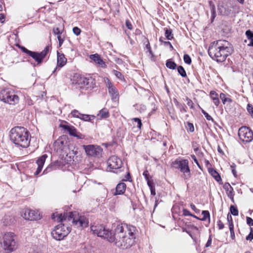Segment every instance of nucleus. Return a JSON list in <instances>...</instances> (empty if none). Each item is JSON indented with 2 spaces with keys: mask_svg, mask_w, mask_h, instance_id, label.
<instances>
[{
  "mask_svg": "<svg viewBox=\"0 0 253 253\" xmlns=\"http://www.w3.org/2000/svg\"><path fill=\"white\" fill-rule=\"evenodd\" d=\"M183 214L184 216H190L193 215V214H192L188 210L186 209H183Z\"/></svg>",
  "mask_w": 253,
  "mask_h": 253,
  "instance_id": "obj_47",
  "label": "nucleus"
},
{
  "mask_svg": "<svg viewBox=\"0 0 253 253\" xmlns=\"http://www.w3.org/2000/svg\"><path fill=\"white\" fill-rule=\"evenodd\" d=\"M209 3L211 7L212 17L214 18L215 16V6L214 5L213 2L211 0L209 2Z\"/></svg>",
  "mask_w": 253,
  "mask_h": 253,
  "instance_id": "obj_33",
  "label": "nucleus"
},
{
  "mask_svg": "<svg viewBox=\"0 0 253 253\" xmlns=\"http://www.w3.org/2000/svg\"><path fill=\"white\" fill-rule=\"evenodd\" d=\"M135 227L126 223L118 224L113 234L114 241L117 247L122 249L131 247L135 242Z\"/></svg>",
  "mask_w": 253,
  "mask_h": 253,
  "instance_id": "obj_1",
  "label": "nucleus"
},
{
  "mask_svg": "<svg viewBox=\"0 0 253 253\" xmlns=\"http://www.w3.org/2000/svg\"><path fill=\"white\" fill-rule=\"evenodd\" d=\"M108 167L112 171L115 172L114 170H117L121 168L123 163L122 160L116 156L110 157L107 161Z\"/></svg>",
  "mask_w": 253,
  "mask_h": 253,
  "instance_id": "obj_14",
  "label": "nucleus"
},
{
  "mask_svg": "<svg viewBox=\"0 0 253 253\" xmlns=\"http://www.w3.org/2000/svg\"><path fill=\"white\" fill-rule=\"evenodd\" d=\"M24 218L29 220H36L41 219L40 215L38 211L26 209L22 214Z\"/></svg>",
  "mask_w": 253,
  "mask_h": 253,
  "instance_id": "obj_16",
  "label": "nucleus"
},
{
  "mask_svg": "<svg viewBox=\"0 0 253 253\" xmlns=\"http://www.w3.org/2000/svg\"><path fill=\"white\" fill-rule=\"evenodd\" d=\"M61 126L65 130H67L71 136H75L77 132L76 128L72 126L62 125Z\"/></svg>",
  "mask_w": 253,
  "mask_h": 253,
  "instance_id": "obj_23",
  "label": "nucleus"
},
{
  "mask_svg": "<svg viewBox=\"0 0 253 253\" xmlns=\"http://www.w3.org/2000/svg\"><path fill=\"white\" fill-rule=\"evenodd\" d=\"M132 121H133L134 122H135L137 123L138 128L140 129L141 127V126H142V123H141V119L139 118H135L132 119Z\"/></svg>",
  "mask_w": 253,
  "mask_h": 253,
  "instance_id": "obj_41",
  "label": "nucleus"
},
{
  "mask_svg": "<svg viewBox=\"0 0 253 253\" xmlns=\"http://www.w3.org/2000/svg\"><path fill=\"white\" fill-rule=\"evenodd\" d=\"M202 214L203 215V217L202 218H200L201 220L205 221L207 218L210 220V214L208 211H203Z\"/></svg>",
  "mask_w": 253,
  "mask_h": 253,
  "instance_id": "obj_32",
  "label": "nucleus"
},
{
  "mask_svg": "<svg viewBox=\"0 0 253 253\" xmlns=\"http://www.w3.org/2000/svg\"><path fill=\"white\" fill-rule=\"evenodd\" d=\"M51 48V46L47 45L42 51L38 52L29 50L24 46L21 48L23 52L26 53L35 60L37 62V65H39L42 63L43 60L45 58Z\"/></svg>",
  "mask_w": 253,
  "mask_h": 253,
  "instance_id": "obj_5",
  "label": "nucleus"
},
{
  "mask_svg": "<svg viewBox=\"0 0 253 253\" xmlns=\"http://www.w3.org/2000/svg\"><path fill=\"white\" fill-rule=\"evenodd\" d=\"M29 253H43L42 251L38 248L35 249H33L31 250Z\"/></svg>",
  "mask_w": 253,
  "mask_h": 253,
  "instance_id": "obj_52",
  "label": "nucleus"
},
{
  "mask_svg": "<svg viewBox=\"0 0 253 253\" xmlns=\"http://www.w3.org/2000/svg\"><path fill=\"white\" fill-rule=\"evenodd\" d=\"M66 62L67 59L65 57L64 55L57 52V66L62 67L66 64Z\"/></svg>",
  "mask_w": 253,
  "mask_h": 253,
  "instance_id": "obj_22",
  "label": "nucleus"
},
{
  "mask_svg": "<svg viewBox=\"0 0 253 253\" xmlns=\"http://www.w3.org/2000/svg\"><path fill=\"white\" fill-rule=\"evenodd\" d=\"M211 236H210L206 244V247H209L210 246H211Z\"/></svg>",
  "mask_w": 253,
  "mask_h": 253,
  "instance_id": "obj_60",
  "label": "nucleus"
},
{
  "mask_svg": "<svg viewBox=\"0 0 253 253\" xmlns=\"http://www.w3.org/2000/svg\"><path fill=\"white\" fill-rule=\"evenodd\" d=\"M126 25L128 29L131 30L132 29V26L131 23L128 20H126Z\"/></svg>",
  "mask_w": 253,
  "mask_h": 253,
  "instance_id": "obj_54",
  "label": "nucleus"
},
{
  "mask_svg": "<svg viewBox=\"0 0 253 253\" xmlns=\"http://www.w3.org/2000/svg\"><path fill=\"white\" fill-rule=\"evenodd\" d=\"M51 218L57 222L72 220L73 224L78 228H84L86 227L88 225V220L86 217L79 215L76 211L64 213L63 214L53 213L51 215Z\"/></svg>",
  "mask_w": 253,
  "mask_h": 253,
  "instance_id": "obj_3",
  "label": "nucleus"
},
{
  "mask_svg": "<svg viewBox=\"0 0 253 253\" xmlns=\"http://www.w3.org/2000/svg\"><path fill=\"white\" fill-rule=\"evenodd\" d=\"M47 157V155L44 154L38 159V160L37 161L38 168L37 170L35 172V175H38L41 172Z\"/></svg>",
  "mask_w": 253,
  "mask_h": 253,
  "instance_id": "obj_17",
  "label": "nucleus"
},
{
  "mask_svg": "<svg viewBox=\"0 0 253 253\" xmlns=\"http://www.w3.org/2000/svg\"><path fill=\"white\" fill-rule=\"evenodd\" d=\"M191 208L197 213H199L200 210L198 209L193 204H190Z\"/></svg>",
  "mask_w": 253,
  "mask_h": 253,
  "instance_id": "obj_48",
  "label": "nucleus"
},
{
  "mask_svg": "<svg viewBox=\"0 0 253 253\" xmlns=\"http://www.w3.org/2000/svg\"><path fill=\"white\" fill-rule=\"evenodd\" d=\"M80 119L84 121H90L91 120L94 119L95 118L94 116H90L89 115L86 114H82L80 115Z\"/></svg>",
  "mask_w": 253,
  "mask_h": 253,
  "instance_id": "obj_29",
  "label": "nucleus"
},
{
  "mask_svg": "<svg viewBox=\"0 0 253 253\" xmlns=\"http://www.w3.org/2000/svg\"><path fill=\"white\" fill-rule=\"evenodd\" d=\"M126 189V184L123 182H120L117 184L116 187V192L115 195H122L124 193Z\"/></svg>",
  "mask_w": 253,
  "mask_h": 253,
  "instance_id": "obj_21",
  "label": "nucleus"
},
{
  "mask_svg": "<svg viewBox=\"0 0 253 253\" xmlns=\"http://www.w3.org/2000/svg\"><path fill=\"white\" fill-rule=\"evenodd\" d=\"M73 32L75 35H76V36H79L81 34V30L78 27H75L73 29Z\"/></svg>",
  "mask_w": 253,
  "mask_h": 253,
  "instance_id": "obj_44",
  "label": "nucleus"
},
{
  "mask_svg": "<svg viewBox=\"0 0 253 253\" xmlns=\"http://www.w3.org/2000/svg\"><path fill=\"white\" fill-rule=\"evenodd\" d=\"M210 95L214 105L216 106H218L220 101L218 97L217 93L215 91L212 90L210 92Z\"/></svg>",
  "mask_w": 253,
  "mask_h": 253,
  "instance_id": "obj_25",
  "label": "nucleus"
},
{
  "mask_svg": "<svg viewBox=\"0 0 253 253\" xmlns=\"http://www.w3.org/2000/svg\"><path fill=\"white\" fill-rule=\"evenodd\" d=\"M228 95H226L223 93H221L220 94V98L221 99L223 104H225L226 102L231 103L232 102V99L227 97Z\"/></svg>",
  "mask_w": 253,
  "mask_h": 253,
  "instance_id": "obj_28",
  "label": "nucleus"
},
{
  "mask_svg": "<svg viewBox=\"0 0 253 253\" xmlns=\"http://www.w3.org/2000/svg\"><path fill=\"white\" fill-rule=\"evenodd\" d=\"M74 137H76L79 139H84V135L81 133L80 132L77 131L76 134Z\"/></svg>",
  "mask_w": 253,
  "mask_h": 253,
  "instance_id": "obj_45",
  "label": "nucleus"
},
{
  "mask_svg": "<svg viewBox=\"0 0 253 253\" xmlns=\"http://www.w3.org/2000/svg\"><path fill=\"white\" fill-rule=\"evenodd\" d=\"M113 73L118 79H120L121 80L124 79V76H123V75H122V74L121 72H119V71H118L117 70H114L113 71Z\"/></svg>",
  "mask_w": 253,
  "mask_h": 253,
  "instance_id": "obj_38",
  "label": "nucleus"
},
{
  "mask_svg": "<svg viewBox=\"0 0 253 253\" xmlns=\"http://www.w3.org/2000/svg\"><path fill=\"white\" fill-rule=\"evenodd\" d=\"M223 188L226 190L228 197L232 201V202H234L233 188L228 183H226L224 185Z\"/></svg>",
  "mask_w": 253,
  "mask_h": 253,
  "instance_id": "obj_19",
  "label": "nucleus"
},
{
  "mask_svg": "<svg viewBox=\"0 0 253 253\" xmlns=\"http://www.w3.org/2000/svg\"><path fill=\"white\" fill-rule=\"evenodd\" d=\"M186 128L188 131H189L190 132H193L194 131V125L192 123H191L190 122H187Z\"/></svg>",
  "mask_w": 253,
  "mask_h": 253,
  "instance_id": "obj_36",
  "label": "nucleus"
},
{
  "mask_svg": "<svg viewBox=\"0 0 253 253\" xmlns=\"http://www.w3.org/2000/svg\"><path fill=\"white\" fill-rule=\"evenodd\" d=\"M104 82L108 88L109 94L111 96L112 99L114 101H118L119 98V94L117 89L108 78H105Z\"/></svg>",
  "mask_w": 253,
  "mask_h": 253,
  "instance_id": "obj_13",
  "label": "nucleus"
},
{
  "mask_svg": "<svg viewBox=\"0 0 253 253\" xmlns=\"http://www.w3.org/2000/svg\"><path fill=\"white\" fill-rule=\"evenodd\" d=\"M217 9L218 12L222 15H229L231 12V10L226 7L223 3L218 5Z\"/></svg>",
  "mask_w": 253,
  "mask_h": 253,
  "instance_id": "obj_20",
  "label": "nucleus"
},
{
  "mask_svg": "<svg viewBox=\"0 0 253 253\" xmlns=\"http://www.w3.org/2000/svg\"><path fill=\"white\" fill-rule=\"evenodd\" d=\"M57 39L59 41V45L61 46L64 42V40L61 38V35L57 36Z\"/></svg>",
  "mask_w": 253,
  "mask_h": 253,
  "instance_id": "obj_56",
  "label": "nucleus"
},
{
  "mask_svg": "<svg viewBox=\"0 0 253 253\" xmlns=\"http://www.w3.org/2000/svg\"><path fill=\"white\" fill-rule=\"evenodd\" d=\"M82 114L80 113L79 111L77 110H73L71 113V115L75 118H79L80 119V115H82Z\"/></svg>",
  "mask_w": 253,
  "mask_h": 253,
  "instance_id": "obj_40",
  "label": "nucleus"
},
{
  "mask_svg": "<svg viewBox=\"0 0 253 253\" xmlns=\"http://www.w3.org/2000/svg\"><path fill=\"white\" fill-rule=\"evenodd\" d=\"M86 155L93 157H99L103 151L102 148L96 145H88L83 146Z\"/></svg>",
  "mask_w": 253,
  "mask_h": 253,
  "instance_id": "obj_11",
  "label": "nucleus"
},
{
  "mask_svg": "<svg viewBox=\"0 0 253 253\" xmlns=\"http://www.w3.org/2000/svg\"><path fill=\"white\" fill-rule=\"evenodd\" d=\"M173 168L180 169L183 174V177L187 179L190 177V170L188 166V161L187 160H176L172 163Z\"/></svg>",
  "mask_w": 253,
  "mask_h": 253,
  "instance_id": "obj_10",
  "label": "nucleus"
},
{
  "mask_svg": "<svg viewBox=\"0 0 253 253\" xmlns=\"http://www.w3.org/2000/svg\"><path fill=\"white\" fill-rule=\"evenodd\" d=\"M229 227L231 235H232V234H234V231L233 223H231L230 224H229Z\"/></svg>",
  "mask_w": 253,
  "mask_h": 253,
  "instance_id": "obj_51",
  "label": "nucleus"
},
{
  "mask_svg": "<svg viewBox=\"0 0 253 253\" xmlns=\"http://www.w3.org/2000/svg\"><path fill=\"white\" fill-rule=\"evenodd\" d=\"M180 107V111H183L184 112H186V110H185V108L184 106H181V107Z\"/></svg>",
  "mask_w": 253,
  "mask_h": 253,
  "instance_id": "obj_64",
  "label": "nucleus"
},
{
  "mask_svg": "<svg viewBox=\"0 0 253 253\" xmlns=\"http://www.w3.org/2000/svg\"><path fill=\"white\" fill-rule=\"evenodd\" d=\"M89 58L101 67H106L105 63L98 54H91L90 55Z\"/></svg>",
  "mask_w": 253,
  "mask_h": 253,
  "instance_id": "obj_18",
  "label": "nucleus"
},
{
  "mask_svg": "<svg viewBox=\"0 0 253 253\" xmlns=\"http://www.w3.org/2000/svg\"><path fill=\"white\" fill-rule=\"evenodd\" d=\"M227 219L229 223V224H230L231 223H233L232 220V217L231 215L228 213L227 216Z\"/></svg>",
  "mask_w": 253,
  "mask_h": 253,
  "instance_id": "obj_57",
  "label": "nucleus"
},
{
  "mask_svg": "<svg viewBox=\"0 0 253 253\" xmlns=\"http://www.w3.org/2000/svg\"><path fill=\"white\" fill-rule=\"evenodd\" d=\"M230 211L232 214L235 216L238 215V210L237 208L234 206H231L230 208Z\"/></svg>",
  "mask_w": 253,
  "mask_h": 253,
  "instance_id": "obj_37",
  "label": "nucleus"
},
{
  "mask_svg": "<svg viewBox=\"0 0 253 253\" xmlns=\"http://www.w3.org/2000/svg\"><path fill=\"white\" fill-rule=\"evenodd\" d=\"M231 44L226 40H219L211 43L208 53L210 56L217 62H223L233 52Z\"/></svg>",
  "mask_w": 253,
  "mask_h": 253,
  "instance_id": "obj_2",
  "label": "nucleus"
},
{
  "mask_svg": "<svg viewBox=\"0 0 253 253\" xmlns=\"http://www.w3.org/2000/svg\"><path fill=\"white\" fill-rule=\"evenodd\" d=\"M147 43L145 45V47L147 50H148L150 49V48H151V46L149 41H147Z\"/></svg>",
  "mask_w": 253,
  "mask_h": 253,
  "instance_id": "obj_62",
  "label": "nucleus"
},
{
  "mask_svg": "<svg viewBox=\"0 0 253 253\" xmlns=\"http://www.w3.org/2000/svg\"><path fill=\"white\" fill-rule=\"evenodd\" d=\"M186 100L187 101V105L191 108H193V103L192 102V101L189 98H188V97L186 98Z\"/></svg>",
  "mask_w": 253,
  "mask_h": 253,
  "instance_id": "obj_49",
  "label": "nucleus"
},
{
  "mask_svg": "<svg viewBox=\"0 0 253 253\" xmlns=\"http://www.w3.org/2000/svg\"><path fill=\"white\" fill-rule=\"evenodd\" d=\"M14 236V233L12 232H8L3 235L1 244L2 247L6 253H11L17 248Z\"/></svg>",
  "mask_w": 253,
  "mask_h": 253,
  "instance_id": "obj_6",
  "label": "nucleus"
},
{
  "mask_svg": "<svg viewBox=\"0 0 253 253\" xmlns=\"http://www.w3.org/2000/svg\"><path fill=\"white\" fill-rule=\"evenodd\" d=\"M90 228L93 233L96 234L98 237L106 239L111 243L114 241L113 234L109 230H106L104 226L102 225H92Z\"/></svg>",
  "mask_w": 253,
  "mask_h": 253,
  "instance_id": "obj_7",
  "label": "nucleus"
},
{
  "mask_svg": "<svg viewBox=\"0 0 253 253\" xmlns=\"http://www.w3.org/2000/svg\"><path fill=\"white\" fill-rule=\"evenodd\" d=\"M97 115H98V116H99L100 117V118H101V119L107 118L109 116V114L108 110L106 108H104V109H101L99 111V112Z\"/></svg>",
  "mask_w": 253,
  "mask_h": 253,
  "instance_id": "obj_26",
  "label": "nucleus"
},
{
  "mask_svg": "<svg viewBox=\"0 0 253 253\" xmlns=\"http://www.w3.org/2000/svg\"><path fill=\"white\" fill-rule=\"evenodd\" d=\"M238 135L240 139L246 143L251 142L253 139V132L246 126H242L239 128Z\"/></svg>",
  "mask_w": 253,
  "mask_h": 253,
  "instance_id": "obj_12",
  "label": "nucleus"
},
{
  "mask_svg": "<svg viewBox=\"0 0 253 253\" xmlns=\"http://www.w3.org/2000/svg\"><path fill=\"white\" fill-rule=\"evenodd\" d=\"M248 112L251 114V116L253 118V106L250 104H248L247 106Z\"/></svg>",
  "mask_w": 253,
  "mask_h": 253,
  "instance_id": "obj_42",
  "label": "nucleus"
},
{
  "mask_svg": "<svg viewBox=\"0 0 253 253\" xmlns=\"http://www.w3.org/2000/svg\"><path fill=\"white\" fill-rule=\"evenodd\" d=\"M77 83L81 88H92L95 85L94 80L92 78L81 77L77 80Z\"/></svg>",
  "mask_w": 253,
  "mask_h": 253,
  "instance_id": "obj_15",
  "label": "nucleus"
},
{
  "mask_svg": "<svg viewBox=\"0 0 253 253\" xmlns=\"http://www.w3.org/2000/svg\"><path fill=\"white\" fill-rule=\"evenodd\" d=\"M247 223L249 226H253V219L250 217H247Z\"/></svg>",
  "mask_w": 253,
  "mask_h": 253,
  "instance_id": "obj_46",
  "label": "nucleus"
},
{
  "mask_svg": "<svg viewBox=\"0 0 253 253\" xmlns=\"http://www.w3.org/2000/svg\"><path fill=\"white\" fill-rule=\"evenodd\" d=\"M177 71L179 74L182 77H186V72L182 66H179L178 67Z\"/></svg>",
  "mask_w": 253,
  "mask_h": 253,
  "instance_id": "obj_34",
  "label": "nucleus"
},
{
  "mask_svg": "<svg viewBox=\"0 0 253 253\" xmlns=\"http://www.w3.org/2000/svg\"><path fill=\"white\" fill-rule=\"evenodd\" d=\"M232 172L235 177L237 176L236 170L235 169H232Z\"/></svg>",
  "mask_w": 253,
  "mask_h": 253,
  "instance_id": "obj_63",
  "label": "nucleus"
},
{
  "mask_svg": "<svg viewBox=\"0 0 253 253\" xmlns=\"http://www.w3.org/2000/svg\"><path fill=\"white\" fill-rule=\"evenodd\" d=\"M10 140L17 147L27 148L30 142L29 132L24 127L15 126L10 130Z\"/></svg>",
  "mask_w": 253,
  "mask_h": 253,
  "instance_id": "obj_4",
  "label": "nucleus"
},
{
  "mask_svg": "<svg viewBox=\"0 0 253 253\" xmlns=\"http://www.w3.org/2000/svg\"><path fill=\"white\" fill-rule=\"evenodd\" d=\"M250 233L246 237V240L251 241L253 239V230L252 227L250 228Z\"/></svg>",
  "mask_w": 253,
  "mask_h": 253,
  "instance_id": "obj_43",
  "label": "nucleus"
},
{
  "mask_svg": "<svg viewBox=\"0 0 253 253\" xmlns=\"http://www.w3.org/2000/svg\"><path fill=\"white\" fill-rule=\"evenodd\" d=\"M166 65L167 68L172 70L175 69L177 66L176 64L174 62L169 60L167 61Z\"/></svg>",
  "mask_w": 253,
  "mask_h": 253,
  "instance_id": "obj_30",
  "label": "nucleus"
},
{
  "mask_svg": "<svg viewBox=\"0 0 253 253\" xmlns=\"http://www.w3.org/2000/svg\"><path fill=\"white\" fill-rule=\"evenodd\" d=\"M70 232V229L69 227L60 223L55 227L51 234L55 240L60 241L63 239Z\"/></svg>",
  "mask_w": 253,
  "mask_h": 253,
  "instance_id": "obj_8",
  "label": "nucleus"
},
{
  "mask_svg": "<svg viewBox=\"0 0 253 253\" xmlns=\"http://www.w3.org/2000/svg\"><path fill=\"white\" fill-rule=\"evenodd\" d=\"M53 32L55 35H57V36L61 35V32L60 31L59 29L58 28L54 29Z\"/></svg>",
  "mask_w": 253,
  "mask_h": 253,
  "instance_id": "obj_55",
  "label": "nucleus"
},
{
  "mask_svg": "<svg viewBox=\"0 0 253 253\" xmlns=\"http://www.w3.org/2000/svg\"><path fill=\"white\" fill-rule=\"evenodd\" d=\"M0 100L4 103L14 105L18 102L19 97L8 89H3L0 91Z\"/></svg>",
  "mask_w": 253,
  "mask_h": 253,
  "instance_id": "obj_9",
  "label": "nucleus"
},
{
  "mask_svg": "<svg viewBox=\"0 0 253 253\" xmlns=\"http://www.w3.org/2000/svg\"><path fill=\"white\" fill-rule=\"evenodd\" d=\"M204 116L207 120L211 121L213 122V119L210 115H209V114L208 113H207L206 114H204Z\"/></svg>",
  "mask_w": 253,
  "mask_h": 253,
  "instance_id": "obj_59",
  "label": "nucleus"
},
{
  "mask_svg": "<svg viewBox=\"0 0 253 253\" xmlns=\"http://www.w3.org/2000/svg\"><path fill=\"white\" fill-rule=\"evenodd\" d=\"M150 186H149L150 187V189L151 190V193L152 195H155L156 192H155V188L152 186V182L150 183Z\"/></svg>",
  "mask_w": 253,
  "mask_h": 253,
  "instance_id": "obj_50",
  "label": "nucleus"
},
{
  "mask_svg": "<svg viewBox=\"0 0 253 253\" xmlns=\"http://www.w3.org/2000/svg\"><path fill=\"white\" fill-rule=\"evenodd\" d=\"M4 18H5V16H4V14H3L2 13H0V22H1V23H3V20L4 19Z\"/></svg>",
  "mask_w": 253,
  "mask_h": 253,
  "instance_id": "obj_61",
  "label": "nucleus"
},
{
  "mask_svg": "<svg viewBox=\"0 0 253 253\" xmlns=\"http://www.w3.org/2000/svg\"><path fill=\"white\" fill-rule=\"evenodd\" d=\"M191 157L192 158V159L194 160V161L195 162V163L197 165V166L199 167V168H201L200 167V166L198 163V161L196 157V156L194 155H191Z\"/></svg>",
  "mask_w": 253,
  "mask_h": 253,
  "instance_id": "obj_58",
  "label": "nucleus"
},
{
  "mask_svg": "<svg viewBox=\"0 0 253 253\" xmlns=\"http://www.w3.org/2000/svg\"><path fill=\"white\" fill-rule=\"evenodd\" d=\"M165 36L167 39L169 40H171L173 39V35L171 29H165Z\"/></svg>",
  "mask_w": 253,
  "mask_h": 253,
  "instance_id": "obj_31",
  "label": "nucleus"
},
{
  "mask_svg": "<svg viewBox=\"0 0 253 253\" xmlns=\"http://www.w3.org/2000/svg\"><path fill=\"white\" fill-rule=\"evenodd\" d=\"M246 35L248 39L250 41V43H248L249 46L253 47V32L249 30L246 32Z\"/></svg>",
  "mask_w": 253,
  "mask_h": 253,
  "instance_id": "obj_27",
  "label": "nucleus"
},
{
  "mask_svg": "<svg viewBox=\"0 0 253 253\" xmlns=\"http://www.w3.org/2000/svg\"><path fill=\"white\" fill-rule=\"evenodd\" d=\"M143 175L145 177V178L147 182V184L148 186H150V183H152V182L149 180L150 175L148 171L147 170H145L143 173Z\"/></svg>",
  "mask_w": 253,
  "mask_h": 253,
  "instance_id": "obj_35",
  "label": "nucleus"
},
{
  "mask_svg": "<svg viewBox=\"0 0 253 253\" xmlns=\"http://www.w3.org/2000/svg\"><path fill=\"white\" fill-rule=\"evenodd\" d=\"M183 60L184 62L188 65H190L191 63V57L188 54H184L183 56Z\"/></svg>",
  "mask_w": 253,
  "mask_h": 253,
  "instance_id": "obj_39",
  "label": "nucleus"
},
{
  "mask_svg": "<svg viewBox=\"0 0 253 253\" xmlns=\"http://www.w3.org/2000/svg\"><path fill=\"white\" fill-rule=\"evenodd\" d=\"M217 225H218L219 229H220V230L223 229V228L224 227V224L220 220H219L217 222Z\"/></svg>",
  "mask_w": 253,
  "mask_h": 253,
  "instance_id": "obj_53",
  "label": "nucleus"
},
{
  "mask_svg": "<svg viewBox=\"0 0 253 253\" xmlns=\"http://www.w3.org/2000/svg\"><path fill=\"white\" fill-rule=\"evenodd\" d=\"M208 171L209 173L215 179V180H216L217 182H219L221 181V178L219 174V173L217 172V171L212 169V168H209L208 169Z\"/></svg>",
  "mask_w": 253,
  "mask_h": 253,
  "instance_id": "obj_24",
  "label": "nucleus"
}]
</instances>
